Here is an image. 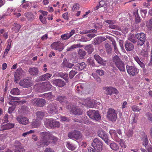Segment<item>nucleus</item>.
<instances>
[{
  "instance_id": "obj_19",
  "label": "nucleus",
  "mask_w": 152,
  "mask_h": 152,
  "mask_svg": "<svg viewBox=\"0 0 152 152\" xmlns=\"http://www.w3.org/2000/svg\"><path fill=\"white\" fill-rule=\"evenodd\" d=\"M20 86L24 88H28L31 86L30 80L27 79H24L21 80L19 83Z\"/></svg>"
},
{
  "instance_id": "obj_57",
  "label": "nucleus",
  "mask_w": 152,
  "mask_h": 152,
  "mask_svg": "<svg viewBox=\"0 0 152 152\" xmlns=\"http://www.w3.org/2000/svg\"><path fill=\"white\" fill-rule=\"evenodd\" d=\"M68 75L67 73H62L61 75L60 76L63 78L64 79L66 80H67L68 79Z\"/></svg>"
},
{
  "instance_id": "obj_41",
  "label": "nucleus",
  "mask_w": 152,
  "mask_h": 152,
  "mask_svg": "<svg viewBox=\"0 0 152 152\" xmlns=\"http://www.w3.org/2000/svg\"><path fill=\"white\" fill-rule=\"evenodd\" d=\"M10 93L13 95H18L20 93V90L17 88H13L10 92Z\"/></svg>"
},
{
  "instance_id": "obj_48",
  "label": "nucleus",
  "mask_w": 152,
  "mask_h": 152,
  "mask_svg": "<svg viewBox=\"0 0 152 152\" xmlns=\"http://www.w3.org/2000/svg\"><path fill=\"white\" fill-rule=\"evenodd\" d=\"M106 50L107 53H110L112 51V48L111 45L108 43H106L105 45Z\"/></svg>"
},
{
  "instance_id": "obj_11",
  "label": "nucleus",
  "mask_w": 152,
  "mask_h": 152,
  "mask_svg": "<svg viewBox=\"0 0 152 152\" xmlns=\"http://www.w3.org/2000/svg\"><path fill=\"white\" fill-rule=\"evenodd\" d=\"M97 134L98 136L104 140L106 143H108V137L104 131L102 129H100L98 131Z\"/></svg>"
},
{
  "instance_id": "obj_46",
  "label": "nucleus",
  "mask_w": 152,
  "mask_h": 152,
  "mask_svg": "<svg viewBox=\"0 0 152 152\" xmlns=\"http://www.w3.org/2000/svg\"><path fill=\"white\" fill-rule=\"evenodd\" d=\"M133 134V130L132 129H129V130H127L126 133V136L129 137H131L132 136Z\"/></svg>"
},
{
  "instance_id": "obj_61",
  "label": "nucleus",
  "mask_w": 152,
  "mask_h": 152,
  "mask_svg": "<svg viewBox=\"0 0 152 152\" xmlns=\"http://www.w3.org/2000/svg\"><path fill=\"white\" fill-rule=\"evenodd\" d=\"M34 130H30L29 131L24 133L22 134V136L23 137H25L26 135L28 134H31L34 133Z\"/></svg>"
},
{
  "instance_id": "obj_34",
  "label": "nucleus",
  "mask_w": 152,
  "mask_h": 152,
  "mask_svg": "<svg viewBox=\"0 0 152 152\" xmlns=\"http://www.w3.org/2000/svg\"><path fill=\"white\" fill-rule=\"evenodd\" d=\"M43 83L44 91L50 90L51 88L52 85L49 82Z\"/></svg>"
},
{
  "instance_id": "obj_33",
  "label": "nucleus",
  "mask_w": 152,
  "mask_h": 152,
  "mask_svg": "<svg viewBox=\"0 0 152 152\" xmlns=\"http://www.w3.org/2000/svg\"><path fill=\"white\" fill-rule=\"evenodd\" d=\"M66 146L71 151L75 150L77 148L76 145L71 143L69 141H67L66 142Z\"/></svg>"
},
{
  "instance_id": "obj_47",
  "label": "nucleus",
  "mask_w": 152,
  "mask_h": 152,
  "mask_svg": "<svg viewBox=\"0 0 152 152\" xmlns=\"http://www.w3.org/2000/svg\"><path fill=\"white\" fill-rule=\"evenodd\" d=\"M142 140V145H144L146 149V148L148 146L147 145L148 143V140L147 136L143 138Z\"/></svg>"
},
{
  "instance_id": "obj_32",
  "label": "nucleus",
  "mask_w": 152,
  "mask_h": 152,
  "mask_svg": "<svg viewBox=\"0 0 152 152\" xmlns=\"http://www.w3.org/2000/svg\"><path fill=\"white\" fill-rule=\"evenodd\" d=\"M37 120H42L45 115V113L41 111H38L36 113Z\"/></svg>"
},
{
  "instance_id": "obj_21",
  "label": "nucleus",
  "mask_w": 152,
  "mask_h": 152,
  "mask_svg": "<svg viewBox=\"0 0 152 152\" xmlns=\"http://www.w3.org/2000/svg\"><path fill=\"white\" fill-rule=\"evenodd\" d=\"M28 72L31 75L37 76L38 75L39 70L38 68L36 67H31L28 70Z\"/></svg>"
},
{
  "instance_id": "obj_20",
  "label": "nucleus",
  "mask_w": 152,
  "mask_h": 152,
  "mask_svg": "<svg viewBox=\"0 0 152 152\" xmlns=\"http://www.w3.org/2000/svg\"><path fill=\"white\" fill-rule=\"evenodd\" d=\"M15 125L14 124L9 123L4 125H1V128L2 130H8L13 128Z\"/></svg>"
},
{
  "instance_id": "obj_30",
  "label": "nucleus",
  "mask_w": 152,
  "mask_h": 152,
  "mask_svg": "<svg viewBox=\"0 0 152 152\" xmlns=\"http://www.w3.org/2000/svg\"><path fill=\"white\" fill-rule=\"evenodd\" d=\"M89 98L84 99V98H80L79 100V103L80 105L85 106L88 107V102Z\"/></svg>"
},
{
  "instance_id": "obj_3",
  "label": "nucleus",
  "mask_w": 152,
  "mask_h": 152,
  "mask_svg": "<svg viewBox=\"0 0 152 152\" xmlns=\"http://www.w3.org/2000/svg\"><path fill=\"white\" fill-rule=\"evenodd\" d=\"M91 145L94 150L97 152L101 151L103 149V142L97 138L94 139Z\"/></svg>"
},
{
  "instance_id": "obj_28",
  "label": "nucleus",
  "mask_w": 152,
  "mask_h": 152,
  "mask_svg": "<svg viewBox=\"0 0 152 152\" xmlns=\"http://www.w3.org/2000/svg\"><path fill=\"white\" fill-rule=\"evenodd\" d=\"M34 88L38 92H42L44 91L42 83L35 85L34 86Z\"/></svg>"
},
{
  "instance_id": "obj_55",
  "label": "nucleus",
  "mask_w": 152,
  "mask_h": 152,
  "mask_svg": "<svg viewBox=\"0 0 152 152\" xmlns=\"http://www.w3.org/2000/svg\"><path fill=\"white\" fill-rule=\"evenodd\" d=\"M39 19L41 22L43 24H46V19L45 18H44L42 15L39 16Z\"/></svg>"
},
{
  "instance_id": "obj_29",
  "label": "nucleus",
  "mask_w": 152,
  "mask_h": 152,
  "mask_svg": "<svg viewBox=\"0 0 152 152\" xmlns=\"http://www.w3.org/2000/svg\"><path fill=\"white\" fill-rule=\"evenodd\" d=\"M71 110L73 114L75 115H80L83 113V110L78 108L76 107H73Z\"/></svg>"
},
{
  "instance_id": "obj_13",
  "label": "nucleus",
  "mask_w": 152,
  "mask_h": 152,
  "mask_svg": "<svg viewBox=\"0 0 152 152\" xmlns=\"http://www.w3.org/2000/svg\"><path fill=\"white\" fill-rule=\"evenodd\" d=\"M103 89L105 91L107 94L110 95H111L112 94H117L119 93L118 91L116 88L111 86L103 87Z\"/></svg>"
},
{
  "instance_id": "obj_9",
  "label": "nucleus",
  "mask_w": 152,
  "mask_h": 152,
  "mask_svg": "<svg viewBox=\"0 0 152 152\" xmlns=\"http://www.w3.org/2000/svg\"><path fill=\"white\" fill-rule=\"evenodd\" d=\"M136 37L137 39V45H142L145 41V34L142 32L138 33L136 34Z\"/></svg>"
},
{
  "instance_id": "obj_35",
  "label": "nucleus",
  "mask_w": 152,
  "mask_h": 152,
  "mask_svg": "<svg viewBox=\"0 0 152 152\" xmlns=\"http://www.w3.org/2000/svg\"><path fill=\"white\" fill-rule=\"evenodd\" d=\"M83 46L82 45L79 44H75L71 46L70 47L66 49L67 51H72L74 49L78 48H81L83 47Z\"/></svg>"
},
{
  "instance_id": "obj_27",
  "label": "nucleus",
  "mask_w": 152,
  "mask_h": 152,
  "mask_svg": "<svg viewBox=\"0 0 152 152\" xmlns=\"http://www.w3.org/2000/svg\"><path fill=\"white\" fill-rule=\"evenodd\" d=\"M86 64L83 62L77 64L75 66V69L79 71L84 69L86 67Z\"/></svg>"
},
{
  "instance_id": "obj_22",
  "label": "nucleus",
  "mask_w": 152,
  "mask_h": 152,
  "mask_svg": "<svg viewBox=\"0 0 152 152\" xmlns=\"http://www.w3.org/2000/svg\"><path fill=\"white\" fill-rule=\"evenodd\" d=\"M87 88V86L85 84H79L75 87V90L77 91L82 92Z\"/></svg>"
},
{
  "instance_id": "obj_63",
  "label": "nucleus",
  "mask_w": 152,
  "mask_h": 152,
  "mask_svg": "<svg viewBox=\"0 0 152 152\" xmlns=\"http://www.w3.org/2000/svg\"><path fill=\"white\" fill-rule=\"evenodd\" d=\"M97 73L99 75L102 76L104 75V71L100 69L97 70L96 71Z\"/></svg>"
},
{
  "instance_id": "obj_15",
  "label": "nucleus",
  "mask_w": 152,
  "mask_h": 152,
  "mask_svg": "<svg viewBox=\"0 0 152 152\" xmlns=\"http://www.w3.org/2000/svg\"><path fill=\"white\" fill-rule=\"evenodd\" d=\"M51 47L53 49L55 50H58L59 51H61L64 49L63 45L60 41L54 42L51 45Z\"/></svg>"
},
{
  "instance_id": "obj_43",
  "label": "nucleus",
  "mask_w": 152,
  "mask_h": 152,
  "mask_svg": "<svg viewBox=\"0 0 152 152\" xmlns=\"http://www.w3.org/2000/svg\"><path fill=\"white\" fill-rule=\"evenodd\" d=\"M136 35L134 34H131L128 37V39L133 43L136 42Z\"/></svg>"
},
{
  "instance_id": "obj_64",
  "label": "nucleus",
  "mask_w": 152,
  "mask_h": 152,
  "mask_svg": "<svg viewBox=\"0 0 152 152\" xmlns=\"http://www.w3.org/2000/svg\"><path fill=\"white\" fill-rule=\"evenodd\" d=\"M8 114H6L4 115V118L3 119V121H4L3 123H7L9 121L8 120Z\"/></svg>"
},
{
  "instance_id": "obj_53",
  "label": "nucleus",
  "mask_w": 152,
  "mask_h": 152,
  "mask_svg": "<svg viewBox=\"0 0 152 152\" xmlns=\"http://www.w3.org/2000/svg\"><path fill=\"white\" fill-rule=\"evenodd\" d=\"M112 44L113 45L114 48L115 52L117 54L119 53V52L118 50V49L116 47V43L115 41H113L112 42Z\"/></svg>"
},
{
  "instance_id": "obj_1",
  "label": "nucleus",
  "mask_w": 152,
  "mask_h": 152,
  "mask_svg": "<svg viewBox=\"0 0 152 152\" xmlns=\"http://www.w3.org/2000/svg\"><path fill=\"white\" fill-rule=\"evenodd\" d=\"M41 140L37 143L39 146H45L49 145L50 142V140H53V142L55 143L58 141L57 137H54L49 132H43L41 134Z\"/></svg>"
},
{
  "instance_id": "obj_62",
  "label": "nucleus",
  "mask_w": 152,
  "mask_h": 152,
  "mask_svg": "<svg viewBox=\"0 0 152 152\" xmlns=\"http://www.w3.org/2000/svg\"><path fill=\"white\" fill-rule=\"evenodd\" d=\"M148 52L147 50H143L141 51V54L145 57H146L148 56Z\"/></svg>"
},
{
  "instance_id": "obj_60",
  "label": "nucleus",
  "mask_w": 152,
  "mask_h": 152,
  "mask_svg": "<svg viewBox=\"0 0 152 152\" xmlns=\"http://www.w3.org/2000/svg\"><path fill=\"white\" fill-rule=\"evenodd\" d=\"M61 38L64 40H66L69 39L70 37L68 33L63 34L61 35Z\"/></svg>"
},
{
  "instance_id": "obj_25",
  "label": "nucleus",
  "mask_w": 152,
  "mask_h": 152,
  "mask_svg": "<svg viewBox=\"0 0 152 152\" xmlns=\"http://www.w3.org/2000/svg\"><path fill=\"white\" fill-rule=\"evenodd\" d=\"M56 100L61 103H66L68 102L67 99L64 96H58L56 99Z\"/></svg>"
},
{
  "instance_id": "obj_2",
  "label": "nucleus",
  "mask_w": 152,
  "mask_h": 152,
  "mask_svg": "<svg viewBox=\"0 0 152 152\" xmlns=\"http://www.w3.org/2000/svg\"><path fill=\"white\" fill-rule=\"evenodd\" d=\"M44 121L45 126L48 128L54 129L59 128L60 126V123L52 118H45Z\"/></svg>"
},
{
  "instance_id": "obj_50",
  "label": "nucleus",
  "mask_w": 152,
  "mask_h": 152,
  "mask_svg": "<svg viewBox=\"0 0 152 152\" xmlns=\"http://www.w3.org/2000/svg\"><path fill=\"white\" fill-rule=\"evenodd\" d=\"M77 71L72 70L69 73V77L70 79H72L75 75L77 73Z\"/></svg>"
},
{
  "instance_id": "obj_23",
  "label": "nucleus",
  "mask_w": 152,
  "mask_h": 152,
  "mask_svg": "<svg viewBox=\"0 0 152 152\" xmlns=\"http://www.w3.org/2000/svg\"><path fill=\"white\" fill-rule=\"evenodd\" d=\"M125 47L127 51H130L133 49L134 46L132 43L127 41L125 42Z\"/></svg>"
},
{
  "instance_id": "obj_4",
  "label": "nucleus",
  "mask_w": 152,
  "mask_h": 152,
  "mask_svg": "<svg viewBox=\"0 0 152 152\" xmlns=\"http://www.w3.org/2000/svg\"><path fill=\"white\" fill-rule=\"evenodd\" d=\"M113 61L116 66L120 71H125L124 64L118 56H114L113 58Z\"/></svg>"
},
{
  "instance_id": "obj_36",
  "label": "nucleus",
  "mask_w": 152,
  "mask_h": 152,
  "mask_svg": "<svg viewBox=\"0 0 152 152\" xmlns=\"http://www.w3.org/2000/svg\"><path fill=\"white\" fill-rule=\"evenodd\" d=\"M115 141L119 142V144L122 148H125L126 147V145L125 142L122 140L120 139L118 137H116L115 138Z\"/></svg>"
},
{
  "instance_id": "obj_31",
  "label": "nucleus",
  "mask_w": 152,
  "mask_h": 152,
  "mask_svg": "<svg viewBox=\"0 0 152 152\" xmlns=\"http://www.w3.org/2000/svg\"><path fill=\"white\" fill-rule=\"evenodd\" d=\"M24 16L29 21H31L34 19V15L31 12H27L24 14Z\"/></svg>"
},
{
  "instance_id": "obj_16",
  "label": "nucleus",
  "mask_w": 152,
  "mask_h": 152,
  "mask_svg": "<svg viewBox=\"0 0 152 152\" xmlns=\"http://www.w3.org/2000/svg\"><path fill=\"white\" fill-rule=\"evenodd\" d=\"M23 73V71L21 68L17 69L15 72L14 74L15 81L16 83H17V81L22 76Z\"/></svg>"
},
{
  "instance_id": "obj_14",
  "label": "nucleus",
  "mask_w": 152,
  "mask_h": 152,
  "mask_svg": "<svg viewBox=\"0 0 152 152\" xmlns=\"http://www.w3.org/2000/svg\"><path fill=\"white\" fill-rule=\"evenodd\" d=\"M16 120L20 124L26 125L29 123L28 119L26 117L19 115L16 118Z\"/></svg>"
},
{
  "instance_id": "obj_12",
  "label": "nucleus",
  "mask_w": 152,
  "mask_h": 152,
  "mask_svg": "<svg viewBox=\"0 0 152 152\" xmlns=\"http://www.w3.org/2000/svg\"><path fill=\"white\" fill-rule=\"evenodd\" d=\"M68 136L70 138L78 140L82 138V135L80 131L75 130L73 132L69 133Z\"/></svg>"
},
{
  "instance_id": "obj_51",
  "label": "nucleus",
  "mask_w": 152,
  "mask_h": 152,
  "mask_svg": "<svg viewBox=\"0 0 152 152\" xmlns=\"http://www.w3.org/2000/svg\"><path fill=\"white\" fill-rule=\"evenodd\" d=\"M111 136H114L115 140V138L118 137V136L116 134V132L115 131V130H113L111 129L110 130V132H109Z\"/></svg>"
},
{
  "instance_id": "obj_24",
  "label": "nucleus",
  "mask_w": 152,
  "mask_h": 152,
  "mask_svg": "<svg viewBox=\"0 0 152 152\" xmlns=\"http://www.w3.org/2000/svg\"><path fill=\"white\" fill-rule=\"evenodd\" d=\"M52 75V74L49 73H47L39 77L38 80L40 81L47 80L50 78Z\"/></svg>"
},
{
  "instance_id": "obj_10",
  "label": "nucleus",
  "mask_w": 152,
  "mask_h": 152,
  "mask_svg": "<svg viewBox=\"0 0 152 152\" xmlns=\"http://www.w3.org/2000/svg\"><path fill=\"white\" fill-rule=\"evenodd\" d=\"M31 103L35 106L42 107L45 105L46 101L44 99L42 98H35L31 100Z\"/></svg>"
},
{
  "instance_id": "obj_54",
  "label": "nucleus",
  "mask_w": 152,
  "mask_h": 152,
  "mask_svg": "<svg viewBox=\"0 0 152 152\" xmlns=\"http://www.w3.org/2000/svg\"><path fill=\"white\" fill-rule=\"evenodd\" d=\"M15 105H13L11 107H9L8 110V112L10 114H11L15 109Z\"/></svg>"
},
{
  "instance_id": "obj_18",
  "label": "nucleus",
  "mask_w": 152,
  "mask_h": 152,
  "mask_svg": "<svg viewBox=\"0 0 152 152\" xmlns=\"http://www.w3.org/2000/svg\"><path fill=\"white\" fill-rule=\"evenodd\" d=\"M14 146L16 148L15 152H25V149L22 148L21 143L18 141L15 142Z\"/></svg>"
},
{
  "instance_id": "obj_40",
  "label": "nucleus",
  "mask_w": 152,
  "mask_h": 152,
  "mask_svg": "<svg viewBox=\"0 0 152 152\" xmlns=\"http://www.w3.org/2000/svg\"><path fill=\"white\" fill-rule=\"evenodd\" d=\"M20 28L21 26L20 25L17 23H15L14 24V27L12 29L13 31H14L15 33H17L19 31Z\"/></svg>"
},
{
  "instance_id": "obj_58",
  "label": "nucleus",
  "mask_w": 152,
  "mask_h": 152,
  "mask_svg": "<svg viewBox=\"0 0 152 152\" xmlns=\"http://www.w3.org/2000/svg\"><path fill=\"white\" fill-rule=\"evenodd\" d=\"M92 75L94 78L96 79L97 82L99 83L101 82V80L99 77L97 76L94 73H92Z\"/></svg>"
},
{
  "instance_id": "obj_7",
  "label": "nucleus",
  "mask_w": 152,
  "mask_h": 152,
  "mask_svg": "<svg viewBox=\"0 0 152 152\" xmlns=\"http://www.w3.org/2000/svg\"><path fill=\"white\" fill-rule=\"evenodd\" d=\"M107 117L110 121H115L117 118V114L116 111L111 108H109L107 112Z\"/></svg>"
},
{
  "instance_id": "obj_52",
  "label": "nucleus",
  "mask_w": 152,
  "mask_h": 152,
  "mask_svg": "<svg viewBox=\"0 0 152 152\" xmlns=\"http://www.w3.org/2000/svg\"><path fill=\"white\" fill-rule=\"evenodd\" d=\"M146 26L149 28H152V18L146 22Z\"/></svg>"
},
{
  "instance_id": "obj_5",
  "label": "nucleus",
  "mask_w": 152,
  "mask_h": 152,
  "mask_svg": "<svg viewBox=\"0 0 152 152\" xmlns=\"http://www.w3.org/2000/svg\"><path fill=\"white\" fill-rule=\"evenodd\" d=\"M87 115L91 119L98 121L100 120L101 117L98 110H89L87 112Z\"/></svg>"
},
{
  "instance_id": "obj_26",
  "label": "nucleus",
  "mask_w": 152,
  "mask_h": 152,
  "mask_svg": "<svg viewBox=\"0 0 152 152\" xmlns=\"http://www.w3.org/2000/svg\"><path fill=\"white\" fill-rule=\"evenodd\" d=\"M94 58L99 64L103 65H105V61H104L99 55H95L94 56Z\"/></svg>"
},
{
  "instance_id": "obj_45",
  "label": "nucleus",
  "mask_w": 152,
  "mask_h": 152,
  "mask_svg": "<svg viewBox=\"0 0 152 152\" xmlns=\"http://www.w3.org/2000/svg\"><path fill=\"white\" fill-rule=\"evenodd\" d=\"M78 53L81 58H83L86 54V53L84 50L80 49L78 51Z\"/></svg>"
},
{
  "instance_id": "obj_38",
  "label": "nucleus",
  "mask_w": 152,
  "mask_h": 152,
  "mask_svg": "<svg viewBox=\"0 0 152 152\" xmlns=\"http://www.w3.org/2000/svg\"><path fill=\"white\" fill-rule=\"evenodd\" d=\"M96 102L94 100L90 99L89 98L88 102V107L90 108H93L95 106V105L96 104Z\"/></svg>"
},
{
  "instance_id": "obj_17",
  "label": "nucleus",
  "mask_w": 152,
  "mask_h": 152,
  "mask_svg": "<svg viewBox=\"0 0 152 152\" xmlns=\"http://www.w3.org/2000/svg\"><path fill=\"white\" fill-rule=\"evenodd\" d=\"M53 82L54 86L59 87H63L66 85L65 82L60 79L53 80Z\"/></svg>"
},
{
  "instance_id": "obj_42",
  "label": "nucleus",
  "mask_w": 152,
  "mask_h": 152,
  "mask_svg": "<svg viewBox=\"0 0 152 152\" xmlns=\"http://www.w3.org/2000/svg\"><path fill=\"white\" fill-rule=\"evenodd\" d=\"M93 47V45H89L85 47V49L88 51V54H90L94 50Z\"/></svg>"
},
{
  "instance_id": "obj_6",
  "label": "nucleus",
  "mask_w": 152,
  "mask_h": 152,
  "mask_svg": "<svg viewBox=\"0 0 152 152\" xmlns=\"http://www.w3.org/2000/svg\"><path fill=\"white\" fill-rule=\"evenodd\" d=\"M127 72L129 75L132 76L137 75L138 73L139 70L135 66L127 64L126 65Z\"/></svg>"
},
{
  "instance_id": "obj_59",
  "label": "nucleus",
  "mask_w": 152,
  "mask_h": 152,
  "mask_svg": "<svg viewBox=\"0 0 152 152\" xmlns=\"http://www.w3.org/2000/svg\"><path fill=\"white\" fill-rule=\"evenodd\" d=\"M146 116L148 120L152 122V114L149 112L147 113Z\"/></svg>"
},
{
  "instance_id": "obj_39",
  "label": "nucleus",
  "mask_w": 152,
  "mask_h": 152,
  "mask_svg": "<svg viewBox=\"0 0 152 152\" xmlns=\"http://www.w3.org/2000/svg\"><path fill=\"white\" fill-rule=\"evenodd\" d=\"M41 123V122L39 120H37L32 122V126L34 128H36L39 126Z\"/></svg>"
},
{
  "instance_id": "obj_37",
  "label": "nucleus",
  "mask_w": 152,
  "mask_h": 152,
  "mask_svg": "<svg viewBox=\"0 0 152 152\" xmlns=\"http://www.w3.org/2000/svg\"><path fill=\"white\" fill-rule=\"evenodd\" d=\"M9 99L10 100V102H9L10 104H13V102L14 103H17V102L15 101V100H19L20 99L19 97H13L11 95H10L9 96Z\"/></svg>"
},
{
  "instance_id": "obj_49",
  "label": "nucleus",
  "mask_w": 152,
  "mask_h": 152,
  "mask_svg": "<svg viewBox=\"0 0 152 152\" xmlns=\"http://www.w3.org/2000/svg\"><path fill=\"white\" fill-rule=\"evenodd\" d=\"M132 110L134 112H139L141 110V108H139L138 106L136 105H134L132 106Z\"/></svg>"
},
{
  "instance_id": "obj_56",
  "label": "nucleus",
  "mask_w": 152,
  "mask_h": 152,
  "mask_svg": "<svg viewBox=\"0 0 152 152\" xmlns=\"http://www.w3.org/2000/svg\"><path fill=\"white\" fill-rule=\"evenodd\" d=\"M79 8V4L77 3H76L72 7V10L74 11L76 10H78Z\"/></svg>"
},
{
  "instance_id": "obj_44",
  "label": "nucleus",
  "mask_w": 152,
  "mask_h": 152,
  "mask_svg": "<svg viewBox=\"0 0 152 152\" xmlns=\"http://www.w3.org/2000/svg\"><path fill=\"white\" fill-rule=\"evenodd\" d=\"M110 147L111 149L114 151H117L119 149L118 145L115 142H113L110 144Z\"/></svg>"
},
{
  "instance_id": "obj_8",
  "label": "nucleus",
  "mask_w": 152,
  "mask_h": 152,
  "mask_svg": "<svg viewBox=\"0 0 152 152\" xmlns=\"http://www.w3.org/2000/svg\"><path fill=\"white\" fill-rule=\"evenodd\" d=\"M46 109L49 114H53L57 113L58 112L57 104L55 103H50L47 106Z\"/></svg>"
}]
</instances>
